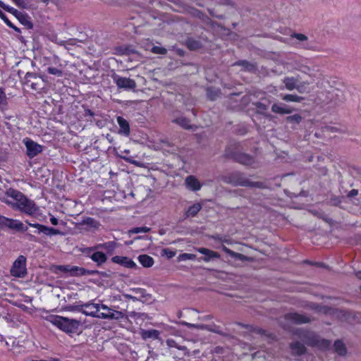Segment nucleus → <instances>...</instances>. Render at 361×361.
<instances>
[{
    "label": "nucleus",
    "mask_w": 361,
    "mask_h": 361,
    "mask_svg": "<svg viewBox=\"0 0 361 361\" xmlns=\"http://www.w3.org/2000/svg\"><path fill=\"white\" fill-rule=\"evenodd\" d=\"M111 260L113 262L123 265L126 268L132 269L137 267L136 264L127 257L114 256L112 257Z\"/></svg>",
    "instance_id": "obj_18"
},
{
    "label": "nucleus",
    "mask_w": 361,
    "mask_h": 361,
    "mask_svg": "<svg viewBox=\"0 0 361 361\" xmlns=\"http://www.w3.org/2000/svg\"><path fill=\"white\" fill-rule=\"evenodd\" d=\"M227 157L233 158L235 161L246 166H251L255 164L254 157L242 152H232L231 147H228L225 151Z\"/></svg>",
    "instance_id": "obj_8"
},
{
    "label": "nucleus",
    "mask_w": 361,
    "mask_h": 361,
    "mask_svg": "<svg viewBox=\"0 0 361 361\" xmlns=\"http://www.w3.org/2000/svg\"><path fill=\"white\" fill-rule=\"evenodd\" d=\"M290 38H295L301 42H307L308 39L307 36H306L305 35L302 34V33H296V32L291 34Z\"/></svg>",
    "instance_id": "obj_42"
},
{
    "label": "nucleus",
    "mask_w": 361,
    "mask_h": 361,
    "mask_svg": "<svg viewBox=\"0 0 361 361\" xmlns=\"http://www.w3.org/2000/svg\"><path fill=\"white\" fill-rule=\"evenodd\" d=\"M202 206L200 203L197 202L189 207L185 212V218L194 217L201 210Z\"/></svg>",
    "instance_id": "obj_25"
},
{
    "label": "nucleus",
    "mask_w": 361,
    "mask_h": 361,
    "mask_svg": "<svg viewBox=\"0 0 361 361\" xmlns=\"http://www.w3.org/2000/svg\"><path fill=\"white\" fill-rule=\"evenodd\" d=\"M161 255H166L169 259H171L176 255V252H174L169 248H165V249L162 250Z\"/></svg>",
    "instance_id": "obj_46"
},
{
    "label": "nucleus",
    "mask_w": 361,
    "mask_h": 361,
    "mask_svg": "<svg viewBox=\"0 0 361 361\" xmlns=\"http://www.w3.org/2000/svg\"><path fill=\"white\" fill-rule=\"evenodd\" d=\"M48 320L60 330L69 334L76 333L81 324L80 320L59 315H51Z\"/></svg>",
    "instance_id": "obj_3"
},
{
    "label": "nucleus",
    "mask_w": 361,
    "mask_h": 361,
    "mask_svg": "<svg viewBox=\"0 0 361 361\" xmlns=\"http://www.w3.org/2000/svg\"><path fill=\"white\" fill-rule=\"evenodd\" d=\"M150 231V228L146 226L136 227L130 229L129 233H147Z\"/></svg>",
    "instance_id": "obj_43"
},
{
    "label": "nucleus",
    "mask_w": 361,
    "mask_h": 361,
    "mask_svg": "<svg viewBox=\"0 0 361 361\" xmlns=\"http://www.w3.org/2000/svg\"><path fill=\"white\" fill-rule=\"evenodd\" d=\"M220 92L219 90L208 88L207 94L211 100L216 99L219 96Z\"/></svg>",
    "instance_id": "obj_38"
},
{
    "label": "nucleus",
    "mask_w": 361,
    "mask_h": 361,
    "mask_svg": "<svg viewBox=\"0 0 361 361\" xmlns=\"http://www.w3.org/2000/svg\"><path fill=\"white\" fill-rule=\"evenodd\" d=\"M271 111L272 112L279 114H289L293 111L291 109L282 103L274 104L271 106Z\"/></svg>",
    "instance_id": "obj_21"
},
{
    "label": "nucleus",
    "mask_w": 361,
    "mask_h": 361,
    "mask_svg": "<svg viewBox=\"0 0 361 361\" xmlns=\"http://www.w3.org/2000/svg\"><path fill=\"white\" fill-rule=\"evenodd\" d=\"M117 122L120 126V133L128 135L130 134V126L128 122L121 116L117 117Z\"/></svg>",
    "instance_id": "obj_26"
},
{
    "label": "nucleus",
    "mask_w": 361,
    "mask_h": 361,
    "mask_svg": "<svg viewBox=\"0 0 361 361\" xmlns=\"http://www.w3.org/2000/svg\"><path fill=\"white\" fill-rule=\"evenodd\" d=\"M286 90L292 91L296 90L299 93L304 94L308 93V86L310 82L308 81H302L298 82V80L295 77H286L283 80Z\"/></svg>",
    "instance_id": "obj_5"
},
{
    "label": "nucleus",
    "mask_w": 361,
    "mask_h": 361,
    "mask_svg": "<svg viewBox=\"0 0 361 361\" xmlns=\"http://www.w3.org/2000/svg\"><path fill=\"white\" fill-rule=\"evenodd\" d=\"M126 298L131 299L133 300H137V298L135 297L130 295H126Z\"/></svg>",
    "instance_id": "obj_57"
},
{
    "label": "nucleus",
    "mask_w": 361,
    "mask_h": 361,
    "mask_svg": "<svg viewBox=\"0 0 361 361\" xmlns=\"http://www.w3.org/2000/svg\"><path fill=\"white\" fill-rule=\"evenodd\" d=\"M290 348L295 355H301L305 353V347L299 342H295L290 344Z\"/></svg>",
    "instance_id": "obj_31"
},
{
    "label": "nucleus",
    "mask_w": 361,
    "mask_h": 361,
    "mask_svg": "<svg viewBox=\"0 0 361 361\" xmlns=\"http://www.w3.org/2000/svg\"><path fill=\"white\" fill-rule=\"evenodd\" d=\"M49 361H59V360L58 359H51V360H49Z\"/></svg>",
    "instance_id": "obj_63"
},
{
    "label": "nucleus",
    "mask_w": 361,
    "mask_h": 361,
    "mask_svg": "<svg viewBox=\"0 0 361 361\" xmlns=\"http://www.w3.org/2000/svg\"><path fill=\"white\" fill-rule=\"evenodd\" d=\"M47 72L49 74L55 75H57L59 77H61L63 75L62 71L60 70V69H58L56 68H54V67H49L48 69H47Z\"/></svg>",
    "instance_id": "obj_45"
},
{
    "label": "nucleus",
    "mask_w": 361,
    "mask_h": 361,
    "mask_svg": "<svg viewBox=\"0 0 361 361\" xmlns=\"http://www.w3.org/2000/svg\"><path fill=\"white\" fill-rule=\"evenodd\" d=\"M175 343V342H174L173 341H172V340H168V341H167V343H168V345H169V346H175V345H173V343Z\"/></svg>",
    "instance_id": "obj_58"
},
{
    "label": "nucleus",
    "mask_w": 361,
    "mask_h": 361,
    "mask_svg": "<svg viewBox=\"0 0 361 361\" xmlns=\"http://www.w3.org/2000/svg\"><path fill=\"white\" fill-rule=\"evenodd\" d=\"M357 194H358V190H355V189H353L349 192L348 197H353L357 195Z\"/></svg>",
    "instance_id": "obj_53"
},
{
    "label": "nucleus",
    "mask_w": 361,
    "mask_h": 361,
    "mask_svg": "<svg viewBox=\"0 0 361 361\" xmlns=\"http://www.w3.org/2000/svg\"><path fill=\"white\" fill-rule=\"evenodd\" d=\"M13 13L16 16L19 21L21 24L25 25L27 28L31 29L32 28L33 25L31 21L30 20L29 17L20 12H18L17 10L13 9Z\"/></svg>",
    "instance_id": "obj_22"
},
{
    "label": "nucleus",
    "mask_w": 361,
    "mask_h": 361,
    "mask_svg": "<svg viewBox=\"0 0 361 361\" xmlns=\"http://www.w3.org/2000/svg\"><path fill=\"white\" fill-rule=\"evenodd\" d=\"M219 179L225 183L233 186H242L247 188H262L264 187L263 183L259 181H251L243 173L239 171H233L219 177Z\"/></svg>",
    "instance_id": "obj_2"
},
{
    "label": "nucleus",
    "mask_w": 361,
    "mask_h": 361,
    "mask_svg": "<svg viewBox=\"0 0 361 361\" xmlns=\"http://www.w3.org/2000/svg\"><path fill=\"white\" fill-rule=\"evenodd\" d=\"M286 120L289 123H299L302 120V117L298 114H295L293 116H288L286 118Z\"/></svg>",
    "instance_id": "obj_44"
},
{
    "label": "nucleus",
    "mask_w": 361,
    "mask_h": 361,
    "mask_svg": "<svg viewBox=\"0 0 361 361\" xmlns=\"http://www.w3.org/2000/svg\"><path fill=\"white\" fill-rule=\"evenodd\" d=\"M356 276H357L358 279H361V271H358V272H357V273H356Z\"/></svg>",
    "instance_id": "obj_60"
},
{
    "label": "nucleus",
    "mask_w": 361,
    "mask_h": 361,
    "mask_svg": "<svg viewBox=\"0 0 361 361\" xmlns=\"http://www.w3.org/2000/svg\"><path fill=\"white\" fill-rule=\"evenodd\" d=\"M302 341L308 345L310 346H317L321 348H327L330 345V341L328 340L320 339L317 336L307 333L302 332Z\"/></svg>",
    "instance_id": "obj_9"
},
{
    "label": "nucleus",
    "mask_w": 361,
    "mask_h": 361,
    "mask_svg": "<svg viewBox=\"0 0 361 361\" xmlns=\"http://www.w3.org/2000/svg\"><path fill=\"white\" fill-rule=\"evenodd\" d=\"M1 18L10 27H13L12 23L6 18L5 15L2 14Z\"/></svg>",
    "instance_id": "obj_54"
},
{
    "label": "nucleus",
    "mask_w": 361,
    "mask_h": 361,
    "mask_svg": "<svg viewBox=\"0 0 361 361\" xmlns=\"http://www.w3.org/2000/svg\"><path fill=\"white\" fill-rule=\"evenodd\" d=\"M90 258L93 262L97 263L98 266L105 263L107 260L106 255L104 253L97 250L91 255Z\"/></svg>",
    "instance_id": "obj_24"
},
{
    "label": "nucleus",
    "mask_w": 361,
    "mask_h": 361,
    "mask_svg": "<svg viewBox=\"0 0 361 361\" xmlns=\"http://www.w3.org/2000/svg\"><path fill=\"white\" fill-rule=\"evenodd\" d=\"M184 324L186 326L190 327V328H197V329H207L206 326L204 324H201V325L192 324L188 323V322H185Z\"/></svg>",
    "instance_id": "obj_48"
},
{
    "label": "nucleus",
    "mask_w": 361,
    "mask_h": 361,
    "mask_svg": "<svg viewBox=\"0 0 361 361\" xmlns=\"http://www.w3.org/2000/svg\"><path fill=\"white\" fill-rule=\"evenodd\" d=\"M234 65H238L242 66L244 70L248 71H252L255 69V66L254 64L249 63L247 61H239L234 63Z\"/></svg>",
    "instance_id": "obj_36"
},
{
    "label": "nucleus",
    "mask_w": 361,
    "mask_h": 361,
    "mask_svg": "<svg viewBox=\"0 0 361 361\" xmlns=\"http://www.w3.org/2000/svg\"><path fill=\"white\" fill-rule=\"evenodd\" d=\"M67 310L70 311L78 310L87 316L98 318L99 312L100 311V305L96 303L87 302L81 305L80 306L68 307Z\"/></svg>",
    "instance_id": "obj_6"
},
{
    "label": "nucleus",
    "mask_w": 361,
    "mask_h": 361,
    "mask_svg": "<svg viewBox=\"0 0 361 361\" xmlns=\"http://www.w3.org/2000/svg\"><path fill=\"white\" fill-rule=\"evenodd\" d=\"M25 83L29 85L32 90H38L42 89V80L36 74L28 72L25 76Z\"/></svg>",
    "instance_id": "obj_14"
},
{
    "label": "nucleus",
    "mask_w": 361,
    "mask_h": 361,
    "mask_svg": "<svg viewBox=\"0 0 361 361\" xmlns=\"http://www.w3.org/2000/svg\"><path fill=\"white\" fill-rule=\"evenodd\" d=\"M319 99L325 104H330L333 106H338L343 104L345 101V96L343 91L338 89H332L325 93H322Z\"/></svg>",
    "instance_id": "obj_4"
},
{
    "label": "nucleus",
    "mask_w": 361,
    "mask_h": 361,
    "mask_svg": "<svg viewBox=\"0 0 361 361\" xmlns=\"http://www.w3.org/2000/svg\"><path fill=\"white\" fill-rule=\"evenodd\" d=\"M140 263L146 268H149L153 266L154 259L152 257L147 255H141L138 257Z\"/></svg>",
    "instance_id": "obj_28"
},
{
    "label": "nucleus",
    "mask_w": 361,
    "mask_h": 361,
    "mask_svg": "<svg viewBox=\"0 0 361 361\" xmlns=\"http://www.w3.org/2000/svg\"><path fill=\"white\" fill-rule=\"evenodd\" d=\"M23 143L26 147L27 155L30 158H33L42 152L43 147L27 137L23 140Z\"/></svg>",
    "instance_id": "obj_13"
},
{
    "label": "nucleus",
    "mask_w": 361,
    "mask_h": 361,
    "mask_svg": "<svg viewBox=\"0 0 361 361\" xmlns=\"http://www.w3.org/2000/svg\"><path fill=\"white\" fill-rule=\"evenodd\" d=\"M135 292L142 294V297H145V295H144L145 290L143 289L137 288L135 290Z\"/></svg>",
    "instance_id": "obj_56"
},
{
    "label": "nucleus",
    "mask_w": 361,
    "mask_h": 361,
    "mask_svg": "<svg viewBox=\"0 0 361 361\" xmlns=\"http://www.w3.org/2000/svg\"><path fill=\"white\" fill-rule=\"evenodd\" d=\"M51 0H40V1L47 4Z\"/></svg>",
    "instance_id": "obj_61"
},
{
    "label": "nucleus",
    "mask_w": 361,
    "mask_h": 361,
    "mask_svg": "<svg viewBox=\"0 0 361 361\" xmlns=\"http://www.w3.org/2000/svg\"><path fill=\"white\" fill-rule=\"evenodd\" d=\"M97 250V249H94V246L90 247H85L81 250V252L88 256H91L92 252H94Z\"/></svg>",
    "instance_id": "obj_47"
},
{
    "label": "nucleus",
    "mask_w": 361,
    "mask_h": 361,
    "mask_svg": "<svg viewBox=\"0 0 361 361\" xmlns=\"http://www.w3.org/2000/svg\"><path fill=\"white\" fill-rule=\"evenodd\" d=\"M302 47L305 49H310V47L308 46V44H303Z\"/></svg>",
    "instance_id": "obj_62"
},
{
    "label": "nucleus",
    "mask_w": 361,
    "mask_h": 361,
    "mask_svg": "<svg viewBox=\"0 0 361 361\" xmlns=\"http://www.w3.org/2000/svg\"><path fill=\"white\" fill-rule=\"evenodd\" d=\"M151 51L154 54L166 55L167 54V49L162 47L154 46Z\"/></svg>",
    "instance_id": "obj_40"
},
{
    "label": "nucleus",
    "mask_w": 361,
    "mask_h": 361,
    "mask_svg": "<svg viewBox=\"0 0 361 361\" xmlns=\"http://www.w3.org/2000/svg\"><path fill=\"white\" fill-rule=\"evenodd\" d=\"M11 28H13L14 30H16V32H20V30L18 27H16L15 25H13V27H11Z\"/></svg>",
    "instance_id": "obj_59"
},
{
    "label": "nucleus",
    "mask_w": 361,
    "mask_h": 361,
    "mask_svg": "<svg viewBox=\"0 0 361 361\" xmlns=\"http://www.w3.org/2000/svg\"><path fill=\"white\" fill-rule=\"evenodd\" d=\"M186 46L190 50H197L202 47V44L200 41L189 38L186 40Z\"/></svg>",
    "instance_id": "obj_33"
},
{
    "label": "nucleus",
    "mask_w": 361,
    "mask_h": 361,
    "mask_svg": "<svg viewBox=\"0 0 361 361\" xmlns=\"http://www.w3.org/2000/svg\"><path fill=\"white\" fill-rule=\"evenodd\" d=\"M13 1L19 7H21V8L25 7V3L24 0H13Z\"/></svg>",
    "instance_id": "obj_50"
},
{
    "label": "nucleus",
    "mask_w": 361,
    "mask_h": 361,
    "mask_svg": "<svg viewBox=\"0 0 361 361\" xmlns=\"http://www.w3.org/2000/svg\"><path fill=\"white\" fill-rule=\"evenodd\" d=\"M293 66L295 70L306 74L310 77L314 76L315 66L312 65L307 59L301 58L295 59L293 62Z\"/></svg>",
    "instance_id": "obj_7"
},
{
    "label": "nucleus",
    "mask_w": 361,
    "mask_h": 361,
    "mask_svg": "<svg viewBox=\"0 0 361 361\" xmlns=\"http://www.w3.org/2000/svg\"><path fill=\"white\" fill-rule=\"evenodd\" d=\"M82 224L84 226H87V229L90 231H95L98 230L101 226L99 221H96L95 219L91 217H87L85 219H84L82 221Z\"/></svg>",
    "instance_id": "obj_23"
},
{
    "label": "nucleus",
    "mask_w": 361,
    "mask_h": 361,
    "mask_svg": "<svg viewBox=\"0 0 361 361\" xmlns=\"http://www.w3.org/2000/svg\"><path fill=\"white\" fill-rule=\"evenodd\" d=\"M30 226L32 227H34V228H37L39 229V233H40V230H42V227H43L44 225H41L39 224H37V223H35V224H32V223H30L28 221H26Z\"/></svg>",
    "instance_id": "obj_51"
},
{
    "label": "nucleus",
    "mask_w": 361,
    "mask_h": 361,
    "mask_svg": "<svg viewBox=\"0 0 361 361\" xmlns=\"http://www.w3.org/2000/svg\"><path fill=\"white\" fill-rule=\"evenodd\" d=\"M50 221L53 225H57L58 224V219L56 217H51L50 219Z\"/></svg>",
    "instance_id": "obj_55"
},
{
    "label": "nucleus",
    "mask_w": 361,
    "mask_h": 361,
    "mask_svg": "<svg viewBox=\"0 0 361 361\" xmlns=\"http://www.w3.org/2000/svg\"><path fill=\"white\" fill-rule=\"evenodd\" d=\"M40 233H43L46 234L47 235H59L61 233V232L59 230L55 229L51 227H47L45 226H43V227H42V230H40Z\"/></svg>",
    "instance_id": "obj_37"
},
{
    "label": "nucleus",
    "mask_w": 361,
    "mask_h": 361,
    "mask_svg": "<svg viewBox=\"0 0 361 361\" xmlns=\"http://www.w3.org/2000/svg\"><path fill=\"white\" fill-rule=\"evenodd\" d=\"M100 310L102 312L99 311V319L119 320L124 317V314L122 312L113 310L106 305H100Z\"/></svg>",
    "instance_id": "obj_11"
},
{
    "label": "nucleus",
    "mask_w": 361,
    "mask_h": 361,
    "mask_svg": "<svg viewBox=\"0 0 361 361\" xmlns=\"http://www.w3.org/2000/svg\"><path fill=\"white\" fill-rule=\"evenodd\" d=\"M285 319L293 324H305L308 323L310 321L307 317L295 312H291L286 314Z\"/></svg>",
    "instance_id": "obj_16"
},
{
    "label": "nucleus",
    "mask_w": 361,
    "mask_h": 361,
    "mask_svg": "<svg viewBox=\"0 0 361 361\" xmlns=\"http://www.w3.org/2000/svg\"><path fill=\"white\" fill-rule=\"evenodd\" d=\"M282 99L286 102H301L304 100V97L297 94H287L282 96Z\"/></svg>",
    "instance_id": "obj_32"
},
{
    "label": "nucleus",
    "mask_w": 361,
    "mask_h": 361,
    "mask_svg": "<svg viewBox=\"0 0 361 361\" xmlns=\"http://www.w3.org/2000/svg\"><path fill=\"white\" fill-rule=\"evenodd\" d=\"M160 335V332L156 329H149L145 330L142 329L140 331V336L142 339L147 340L149 338L151 339H159Z\"/></svg>",
    "instance_id": "obj_20"
},
{
    "label": "nucleus",
    "mask_w": 361,
    "mask_h": 361,
    "mask_svg": "<svg viewBox=\"0 0 361 361\" xmlns=\"http://www.w3.org/2000/svg\"><path fill=\"white\" fill-rule=\"evenodd\" d=\"M222 250L226 254H228L231 257H233L235 259H238L241 260V261H245V260H247L248 259L247 257L243 255V254L235 252L230 250L229 248H228L227 247H226L224 245L222 246Z\"/></svg>",
    "instance_id": "obj_29"
},
{
    "label": "nucleus",
    "mask_w": 361,
    "mask_h": 361,
    "mask_svg": "<svg viewBox=\"0 0 361 361\" xmlns=\"http://www.w3.org/2000/svg\"><path fill=\"white\" fill-rule=\"evenodd\" d=\"M129 49L128 48L119 47L116 49V52L119 54H128Z\"/></svg>",
    "instance_id": "obj_49"
},
{
    "label": "nucleus",
    "mask_w": 361,
    "mask_h": 361,
    "mask_svg": "<svg viewBox=\"0 0 361 361\" xmlns=\"http://www.w3.org/2000/svg\"><path fill=\"white\" fill-rule=\"evenodd\" d=\"M116 247V245L114 242H107L105 243L102 244H97L94 245V249H97V250H105L108 252H112Z\"/></svg>",
    "instance_id": "obj_30"
},
{
    "label": "nucleus",
    "mask_w": 361,
    "mask_h": 361,
    "mask_svg": "<svg viewBox=\"0 0 361 361\" xmlns=\"http://www.w3.org/2000/svg\"><path fill=\"white\" fill-rule=\"evenodd\" d=\"M11 274L18 278H23L27 274L26 257L20 255L13 262L11 269Z\"/></svg>",
    "instance_id": "obj_10"
},
{
    "label": "nucleus",
    "mask_w": 361,
    "mask_h": 361,
    "mask_svg": "<svg viewBox=\"0 0 361 361\" xmlns=\"http://www.w3.org/2000/svg\"><path fill=\"white\" fill-rule=\"evenodd\" d=\"M196 250L197 252L204 255L200 259L205 262H208L212 259H219L220 257V255L218 252L205 247H199Z\"/></svg>",
    "instance_id": "obj_17"
},
{
    "label": "nucleus",
    "mask_w": 361,
    "mask_h": 361,
    "mask_svg": "<svg viewBox=\"0 0 361 361\" xmlns=\"http://www.w3.org/2000/svg\"><path fill=\"white\" fill-rule=\"evenodd\" d=\"M0 226H6L10 228L16 229L18 231H26L24 228L23 224L18 220L8 219L5 216H0Z\"/></svg>",
    "instance_id": "obj_15"
},
{
    "label": "nucleus",
    "mask_w": 361,
    "mask_h": 361,
    "mask_svg": "<svg viewBox=\"0 0 361 361\" xmlns=\"http://www.w3.org/2000/svg\"><path fill=\"white\" fill-rule=\"evenodd\" d=\"M360 290H361V286H360Z\"/></svg>",
    "instance_id": "obj_64"
},
{
    "label": "nucleus",
    "mask_w": 361,
    "mask_h": 361,
    "mask_svg": "<svg viewBox=\"0 0 361 361\" xmlns=\"http://www.w3.org/2000/svg\"><path fill=\"white\" fill-rule=\"evenodd\" d=\"M173 122L177 123L178 125L180 126L185 129H190L191 128V126L190 124V121L184 117H180L178 118H176L173 121Z\"/></svg>",
    "instance_id": "obj_35"
},
{
    "label": "nucleus",
    "mask_w": 361,
    "mask_h": 361,
    "mask_svg": "<svg viewBox=\"0 0 361 361\" xmlns=\"http://www.w3.org/2000/svg\"><path fill=\"white\" fill-rule=\"evenodd\" d=\"M6 197L12 200L5 199V202L16 207L23 212L32 215L36 212L37 207L35 202L27 199L22 192L14 189H9L6 193Z\"/></svg>",
    "instance_id": "obj_1"
},
{
    "label": "nucleus",
    "mask_w": 361,
    "mask_h": 361,
    "mask_svg": "<svg viewBox=\"0 0 361 361\" xmlns=\"http://www.w3.org/2000/svg\"><path fill=\"white\" fill-rule=\"evenodd\" d=\"M111 78L119 89L134 90L136 87V82L134 80L121 77L116 73H114Z\"/></svg>",
    "instance_id": "obj_12"
},
{
    "label": "nucleus",
    "mask_w": 361,
    "mask_h": 361,
    "mask_svg": "<svg viewBox=\"0 0 361 361\" xmlns=\"http://www.w3.org/2000/svg\"><path fill=\"white\" fill-rule=\"evenodd\" d=\"M334 348H335L336 352L338 355H345L346 354V348H345L344 343L341 341L338 340V341H335Z\"/></svg>",
    "instance_id": "obj_34"
},
{
    "label": "nucleus",
    "mask_w": 361,
    "mask_h": 361,
    "mask_svg": "<svg viewBox=\"0 0 361 361\" xmlns=\"http://www.w3.org/2000/svg\"><path fill=\"white\" fill-rule=\"evenodd\" d=\"M70 268H71L70 266L61 265V266L58 267V269L60 271H64V272H70Z\"/></svg>",
    "instance_id": "obj_52"
},
{
    "label": "nucleus",
    "mask_w": 361,
    "mask_h": 361,
    "mask_svg": "<svg viewBox=\"0 0 361 361\" xmlns=\"http://www.w3.org/2000/svg\"><path fill=\"white\" fill-rule=\"evenodd\" d=\"M94 271L87 270L82 267H79L76 266L71 267L70 273L73 276H83V275H90L92 274Z\"/></svg>",
    "instance_id": "obj_27"
},
{
    "label": "nucleus",
    "mask_w": 361,
    "mask_h": 361,
    "mask_svg": "<svg viewBox=\"0 0 361 361\" xmlns=\"http://www.w3.org/2000/svg\"><path fill=\"white\" fill-rule=\"evenodd\" d=\"M7 97L2 89H0V109H4L7 106Z\"/></svg>",
    "instance_id": "obj_39"
},
{
    "label": "nucleus",
    "mask_w": 361,
    "mask_h": 361,
    "mask_svg": "<svg viewBox=\"0 0 361 361\" xmlns=\"http://www.w3.org/2000/svg\"><path fill=\"white\" fill-rule=\"evenodd\" d=\"M195 259H196V255L190 253L181 254L178 257V261L194 260Z\"/></svg>",
    "instance_id": "obj_41"
},
{
    "label": "nucleus",
    "mask_w": 361,
    "mask_h": 361,
    "mask_svg": "<svg viewBox=\"0 0 361 361\" xmlns=\"http://www.w3.org/2000/svg\"><path fill=\"white\" fill-rule=\"evenodd\" d=\"M186 187L192 191L200 190L202 188V185L197 178L194 176H189L185 180Z\"/></svg>",
    "instance_id": "obj_19"
}]
</instances>
